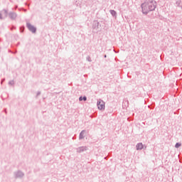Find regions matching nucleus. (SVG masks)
<instances>
[{"label":"nucleus","mask_w":182,"mask_h":182,"mask_svg":"<svg viewBox=\"0 0 182 182\" xmlns=\"http://www.w3.org/2000/svg\"><path fill=\"white\" fill-rule=\"evenodd\" d=\"M157 6V3L154 0H145L141 4L142 14L147 15L149 12L154 11Z\"/></svg>","instance_id":"f257e3e1"},{"label":"nucleus","mask_w":182,"mask_h":182,"mask_svg":"<svg viewBox=\"0 0 182 182\" xmlns=\"http://www.w3.org/2000/svg\"><path fill=\"white\" fill-rule=\"evenodd\" d=\"M106 103L102 100H98L97 102V106L99 109V110H105Z\"/></svg>","instance_id":"f03ea898"},{"label":"nucleus","mask_w":182,"mask_h":182,"mask_svg":"<svg viewBox=\"0 0 182 182\" xmlns=\"http://www.w3.org/2000/svg\"><path fill=\"white\" fill-rule=\"evenodd\" d=\"M87 150V146H80L77 149V153H82V151H86Z\"/></svg>","instance_id":"7ed1b4c3"},{"label":"nucleus","mask_w":182,"mask_h":182,"mask_svg":"<svg viewBox=\"0 0 182 182\" xmlns=\"http://www.w3.org/2000/svg\"><path fill=\"white\" fill-rule=\"evenodd\" d=\"M27 26H28V28L29 29V31L33 32V33H35L36 32V28L33 26H32L31 24H28Z\"/></svg>","instance_id":"20e7f679"},{"label":"nucleus","mask_w":182,"mask_h":182,"mask_svg":"<svg viewBox=\"0 0 182 182\" xmlns=\"http://www.w3.org/2000/svg\"><path fill=\"white\" fill-rule=\"evenodd\" d=\"M143 147H144L143 143H138L136 145V150H143Z\"/></svg>","instance_id":"39448f33"},{"label":"nucleus","mask_w":182,"mask_h":182,"mask_svg":"<svg viewBox=\"0 0 182 182\" xmlns=\"http://www.w3.org/2000/svg\"><path fill=\"white\" fill-rule=\"evenodd\" d=\"M85 130H82V131L80 133V136H79L80 140H82V139H85Z\"/></svg>","instance_id":"423d86ee"},{"label":"nucleus","mask_w":182,"mask_h":182,"mask_svg":"<svg viewBox=\"0 0 182 182\" xmlns=\"http://www.w3.org/2000/svg\"><path fill=\"white\" fill-rule=\"evenodd\" d=\"M109 12L112 16H116V15H117V13L114 10H110Z\"/></svg>","instance_id":"0eeeda50"},{"label":"nucleus","mask_w":182,"mask_h":182,"mask_svg":"<svg viewBox=\"0 0 182 182\" xmlns=\"http://www.w3.org/2000/svg\"><path fill=\"white\" fill-rule=\"evenodd\" d=\"M10 18H11V19H15V18H16V14H15V13L11 14Z\"/></svg>","instance_id":"6e6552de"},{"label":"nucleus","mask_w":182,"mask_h":182,"mask_svg":"<svg viewBox=\"0 0 182 182\" xmlns=\"http://www.w3.org/2000/svg\"><path fill=\"white\" fill-rule=\"evenodd\" d=\"M181 144H180V143H176V145H175V147L176 149H178V147H181Z\"/></svg>","instance_id":"1a4fd4ad"},{"label":"nucleus","mask_w":182,"mask_h":182,"mask_svg":"<svg viewBox=\"0 0 182 182\" xmlns=\"http://www.w3.org/2000/svg\"><path fill=\"white\" fill-rule=\"evenodd\" d=\"M87 60L88 61V62H92V59L90 58V57H87Z\"/></svg>","instance_id":"9d476101"},{"label":"nucleus","mask_w":182,"mask_h":182,"mask_svg":"<svg viewBox=\"0 0 182 182\" xmlns=\"http://www.w3.org/2000/svg\"><path fill=\"white\" fill-rule=\"evenodd\" d=\"M82 100H84V102H86V100H87V97H82Z\"/></svg>","instance_id":"9b49d317"},{"label":"nucleus","mask_w":182,"mask_h":182,"mask_svg":"<svg viewBox=\"0 0 182 182\" xmlns=\"http://www.w3.org/2000/svg\"><path fill=\"white\" fill-rule=\"evenodd\" d=\"M79 100H80V102H82V100H83V97H80Z\"/></svg>","instance_id":"f8f14e48"},{"label":"nucleus","mask_w":182,"mask_h":182,"mask_svg":"<svg viewBox=\"0 0 182 182\" xmlns=\"http://www.w3.org/2000/svg\"><path fill=\"white\" fill-rule=\"evenodd\" d=\"M176 4L178 6L180 5V1H176Z\"/></svg>","instance_id":"ddd939ff"},{"label":"nucleus","mask_w":182,"mask_h":182,"mask_svg":"<svg viewBox=\"0 0 182 182\" xmlns=\"http://www.w3.org/2000/svg\"><path fill=\"white\" fill-rule=\"evenodd\" d=\"M1 15H2V14H0V19H2Z\"/></svg>","instance_id":"4468645a"}]
</instances>
